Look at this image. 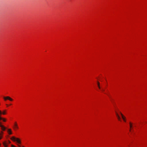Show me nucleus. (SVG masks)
Returning <instances> with one entry per match:
<instances>
[{"label":"nucleus","mask_w":147,"mask_h":147,"mask_svg":"<svg viewBox=\"0 0 147 147\" xmlns=\"http://www.w3.org/2000/svg\"><path fill=\"white\" fill-rule=\"evenodd\" d=\"M18 146L19 147H21L19 145H18Z\"/></svg>","instance_id":"aec40b11"},{"label":"nucleus","mask_w":147,"mask_h":147,"mask_svg":"<svg viewBox=\"0 0 147 147\" xmlns=\"http://www.w3.org/2000/svg\"><path fill=\"white\" fill-rule=\"evenodd\" d=\"M6 110H4L2 112V114L5 115L6 114Z\"/></svg>","instance_id":"0eeeda50"},{"label":"nucleus","mask_w":147,"mask_h":147,"mask_svg":"<svg viewBox=\"0 0 147 147\" xmlns=\"http://www.w3.org/2000/svg\"><path fill=\"white\" fill-rule=\"evenodd\" d=\"M2 114V112L0 110V115Z\"/></svg>","instance_id":"dca6fc26"},{"label":"nucleus","mask_w":147,"mask_h":147,"mask_svg":"<svg viewBox=\"0 0 147 147\" xmlns=\"http://www.w3.org/2000/svg\"><path fill=\"white\" fill-rule=\"evenodd\" d=\"M8 143H10V142L9 141H8Z\"/></svg>","instance_id":"6ab92c4d"},{"label":"nucleus","mask_w":147,"mask_h":147,"mask_svg":"<svg viewBox=\"0 0 147 147\" xmlns=\"http://www.w3.org/2000/svg\"><path fill=\"white\" fill-rule=\"evenodd\" d=\"M97 85H98V87L99 88V89H100V83L99 82H97Z\"/></svg>","instance_id":"9b49d317"},{"label":"nucleus","mask_w":147,"mask_h":147,"mask_svg":"<svg viewBox=\"0 0 147 147\" xmlns=\"http://www.w3.org/2000/svg\"><path fill=\"white\" fill-rule=\"evenodd\" d=\"M130 128H131L132 127V124L131 122L129 123ZM130 131H131V129H130Z\"/></svg>","instance_id":"9d476101"},{"label":"nucleus","mask_w":147,"mask_h":147,"mask_svg":"<svg viewBox=\"0 0 147 147\" xmlns=\"http://www.w3.org/2000/svg\"><path fill=\"white\" fill-rule=\"evenodd\" d=\"M14 129H18V125H17V123H16V122H15V124H14Z\"/></svg>","instance_id":"20e7f679"},{"label":"nucleus","mask_w":147,"mask_h":147,"mask_svg":"<svg viewBox=\"0 0 147 147\" xmlns=\"http://www.w3.org/2000/svg\"><path fill=\"white\" fill-rule=\"evenodd\" d=\"M11 147H16L15 146H14L13 145H11Z\"/></svg>","instance_id":"a211bd4d"},{"label":"nucleus","mask_w":147,"mask_h":147,"mask_svg":"<svg viewBox=\"0 0 147 147\" xmlns=\"http://www.w3.org/2000/svg\"><path fill=\"white\" fill-rule=\"evenodd\" d=\"M120 114L121 115L122 117L124 116L121 112H120Z\"/></svg>","instance_id":"4468645a"},{"label":"nucleus","mask_w":147,"mask_h":147,"mask_svg":"<svg viewBox=\"0 0 147 147\" xmlns=\"http://www.w3.org/2000/svg\"><path fill=\"white\" fill-rule=\"evenodd\" d=\"M7 131H8V134H9L10 135V134H12V132H11V129H8Z\"/></svg>","instance_id":"39448f33"},{"label":"nucleus","mask_w":147,"mask_h":147,"mask_svg":"<svg viewBox=\"0 0 147 147\" xmlns=\"http://www.w3.org/2000/svg\"><path fill=\"white\" fill-rule=\"evenodd\" d=\"M3 98L5 100H6L7 99H8L9 100H10V101H12L13 100V99L12 98H11L10 97H9V96H7L6 97H3Z\"/></svg>","instance_id":"f03ea898"},{"label":"nucleus","mask_w":147,"mask_h":147,"mask_svg":"<svg viewBox=\"0 0 147 147\" xmlns=\"http://www.w3.org/2000/svg\"><path fill=\"white\" fill-rule=\"evenodd\" d=\"M2 114V112L0 110V115Z\"/></svg>","instance_id":"f3484780"},{"label":"nucleus","mask_w":147,"mask_h":147,"mask_svg":"<svg viewBox=\"0 0 147 147\" xmlns=\"http://www.w3.org/2000/svg\"><path fill=\"white\" fill-rule=\"evenodd\" d=\"M116 115L119 121H120L121 120L119 116V115L118 114V113L116 112Z\"/></svg>","instance_id":"423d86ee"},{"label":"nucleus","mask_w":147,"mask_h":147,"mask_svg":"<svg viewBox=\"0 0 147 147\" xmlns=\"http://www.w3.org/2000/svg\"><path fill=\"white\" fill-rule=\"evenodd\" d=\"M3 144L5 146V147L7 146L6 145V144L5 142H3Z\"/></svg>","instance_id":"f8f14e48"},{"label":"nucleus","mask_w":147,"mask_h":147,"mask_svg":"<svg viewBox=\"0 0 147 147\" xmlns=\"http://www.w3.org/2000/svg\"><path fill=\"white\" fill-rule=\"evenodd\" d=\"M22 147H24V146H23Z\"/></svg>","instance_id":"4be33fe9"},{"label":"nucleus","mask_w":147,"mask_h":147,"mask_svg":"<svg viewBox=\"0 0 147 147\" xmlns=\"http://www.w3.org/2000/svg\"><path fill=\"white\" fill-rule=\"evenodd\" d=\"M2 120L4 122H5L6 121V119L5 118H3V119Z\"/></svg>","instance_id":"ddd939ff"},{"label":"nucleus","mask_w":147,"mask_h":147,"mask_svg":"<svg viewBox=\"0 0 147 147\" xmlns=\"http://www.w3.org/2000/svg\"><path fill=\"white\" fill-rule=\"evenodd\" d=\"M0 127H1V129L3 131L5 130L6 129V127L4 126L1 125V123H0Z\"/></svg>","instance_id":"7ed1b4c3"},{"label":"nucleus","mask_w":147,"mask_h":147,"mask_svg":"<svg viewBox=\"0 0 147 147\" xmlns=\"http://www.w3.org/2000/svg\"><path fill=\"white\" fill-rule=\"evenodd\" d=\"M122 117L123 119V121H124L126 122V119H125V117L124 116L123 117Z\"/></svg>","instance_id":"6e6552de"},{"label":"nucleus","mask_w":147,"mask_h":147,"mask_svg":"<svg viewBox=\"0 0 147 147\" xmlns=\"http://www.w3.org/2000/svg\"><path fill=\"white\" fill-rule=\"evenodd\" d=\"M3 119V118H2L0 116V120H2Z\"/></svg>","instance_id":"2eb2a0df"},{"label":"nucleus","mask_w":147,"mask_h":147,"mask_svg":"<svg viewBox=\"0 0 147 147\" xmlns=\"http://www.w3.org/2000/svg\"><path fill=\"white\" fill-rule=\"evenodd\" d=\"M102 91H104V90H103V89H102Z\"/></svg>","instance_id":"412c9836"},{"label":"nucleus","mask_w":147,"mask_h":147,"mask_svg":"<svg viewBox=\"0 0 147 147\" xmlns=\"http://www.w3.org/2000/svg\"><path fill=\"white\" fill-rule=\"evenodd\" d=\"M11 139L14 141H17L19 144H21V141L18 138H16L13 136L11 138Z\"/></svg>","instance_id":"f257e3e1"},{"label":"nucleus","mask_w":147,"mask_h":147,"mask_svg":"<svg viewBox=\"0 0 147 147\" xmlns=\"http://www.w3.org/2000/svg\"><path fill=\"white\" fill-rule=\"evenodd\" d=\"M3 134V132L2 131H1V133L0 134V140L1 138V136Z\"/></svg>","instance_id":"1a4fd4ad"}]
</instances>
